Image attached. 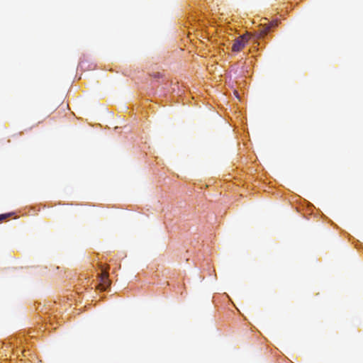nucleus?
<instances>
[{
  "mask_svg": "<svg viewBox=\"0 0 363 363\" xmlns=\"http://www.w3.org/2000/svg\"><path fill=\"white\" fill-rule=\"evenodd\" d=\"M249 40V37L247 34H245L239 36L238 38L235 39L232 45V51L233 52H240L241 51L245 46L246 43Z\"/></svg>",
  "mask_w": 363,
  "mask_h": 363,
  "instance_id": "nucleus-1",
  "label": "nucleus"
},
{
  "mask_svg": "<svg viewBox=\"0 0 363 363\" xmlns=\"http://www.w3.org/2000/svg\"><path fill=\"white\" fill-rule=\"evenodd\" d=\"M279 21L278 20H274L272 21H269L267 23H264L261 24L262 28L259 30V36L261 38L264 37L270 30L271 28H275L278 26Z\"/></svg>",
  "mask_w": 363,
  "mask_h": 363,
  "instance_id": "nucleus-2",
  "label": "nucleus"
},
{
  "mask_svg": "<svg viewBox=\"0 0 363 363\" xmlns=\"http://www.w3.org/2000/svg\"><path fill=\"white\" fill-rule=\"evenodd\" d=\"M100 280V289L101 290H106V288L110 284V281L108 279V273L106 270H102L101 273L99 275Z\"/></svg>",
  "mask_w": 363,
  "mask_h": 363,
  "instance_id": "nucleus-3",
  "label": "nucleus"
},
{
  "mask_svg": "<svg viewBox=\"0 0 363 363\" xmlns=\"http://www.w3.org/2000/svg\"><path fill=\"white\" fill-rule=\"evenodd\" d=\"M10 213H6V214H1L0 215V222L3 221L4 220H5L6 218H8L9 216H10Z\"/></svg>",
  "mask_w": 363,
  "mask_h": 363,
  "instance_id": "nucleus-4",
  "label": "nucleus"
}]
</instances>
